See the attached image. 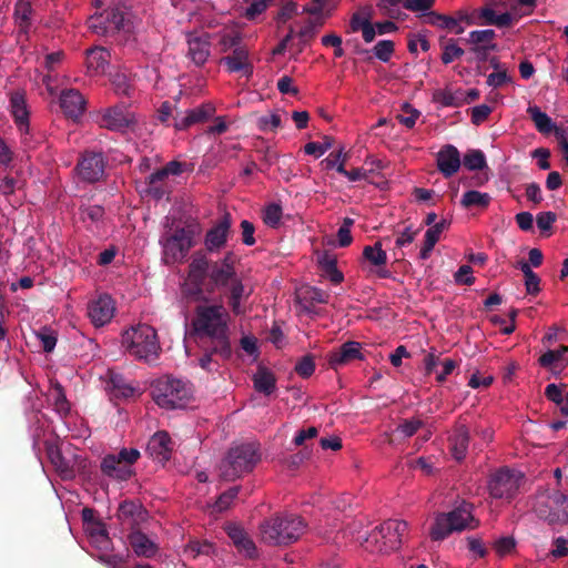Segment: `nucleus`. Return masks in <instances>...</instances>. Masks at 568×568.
<instances>
[{
	"instance_id": "f257e3e1",
	"label": "nucleus",
	"mask_w": 568,
	"mask_h": 568,
	"mask_svg": "<svg viewBox=\"0 0 568 568\" xmlns=\"http://www.w3.org/2000/svg\"><path fill=\"white\" fill-rule=\"evenodd\" d=\"M234 264L235 255L232 252H227L223 258L212 261L204 251H195L187 270L190 294L199 298L204 293L212 294L217 290H227L232 312L235 315L243 314L241 301L247 298L250 293H245Z\"/></svg>"
},
{
	"instance_id": "f03ea898",
	"label": "nucleus",
	"mask_w": 568,
	"mask_h": 568,
	"mask_svg": "<svg viewBox=\"0 0 568 568\" xmlns=\"http://www.w3.org/2000/svg\"><path fill=\"white\" fill-rule=\"evenodd\" d=\"M229 320V313L221 304L199 305L192 322L199 346L211 347L221 354L223 361L232 356Z\"/></svg>"
},
{
	"instance_id": "7ed1b4c3",
	"label": "nucleus",
	"mask_w": 568,
	"mask_h": 568,
	"mask_svg": "<svg viewBox=\"0 0 568 568\" xmlns=\"http://www.w3.org/2000/svg\"><path fill=\"white\" fill-rule=\"evenodd\" d=\"M200 224L192 220L184 225H172L160 237L162 260L166 265L183 262L200 235Z\"/></svg>"
},
{
	"instance_id": "20e7f679",
	"label": "nucleus",
	"mask_w": 568,
	"mask_h": 568,
	"mask_svg": "<svg viewBox=\"0 0 568 568\" xmlns=\"http://www.w3.org/2000/svg\"><path fill=\"white\" fill-rule=\"evenodd\" d=\"M305 529L304 519L294 514L276 515L260 525L261 539L270 546L291 545L303 536Z\"/></svg>"
},
{
	"instance_id": "39448f33",
	"label": "nucleus",
	"mask_w": 568,
	"mask_h": 568,
	"mask_svg": "<svg viewBox=\"0 0 568 568\" xmlns=\"http://www.w3.org/2000/svg\"><path fill=\"white\" fill-rule=\"evenodd\" d=\"M261 460L257 443H242L232 446L220 465L221 476L227 481L236 480L251 473Z\"/></svg>"
},
{
	"instance_id": "423d86ee",
	"label": "nucleus",
	"mask_w": 568,
	"mask_h": 568,
	"mask_svg": "<svg viewBox=\"0 0 568 568\" xmlns=\"http://www.w3.org/2000/svg\"><path fill=\"white\" fill-rule=\"evenodd\" d=\"M477 526L478 521L473 516V505L463 500L453 510L436 515L429 529V537L434 541H442L454 531H463L468 527L475 528Z\"/></svg>"
},
{
	"instance_id": "0eeeda50",
	"label": "nucleus",
	"mask_w": 568,
	"mask_h": 568,
	"mask_svg": "<svg viewBox=\"0 0 568 568\" xmlns=\"http://www.w3.org/2000/svg\"><path fill=\"white\" fill-rule=\"evenodd\" d=\"M122 345L132 356L146 362L156 359L161 351L156 331L148 324L125 331Z\"/></svg>"
},
{
	"instance_id": "6e6552de",
	"label": "nucleus",
	"mask_w": 568,
	"mask_h": 568,
	"mask_svg": "<svg viewBox=\"0 0 568 568\" xmlns=\"http://www.w3.org/2000/svg\"><path fill=\"white\" fill-rule=\"evenodd\" d=\"M152 398L165 409L184 408L192 398V388L187 382L166 376L152 385Z\"/></svg>"
},
{
	"instance_id": "1a4fd4ad",
	"label": "nucleus",
	"mask_w": 568,
	"mask_h": 568,
	"mask_svg": "<svg viewBox=\"0 0 568 568\" xmlns=\"http://www.w3.org/2000/svg\"><path fill=\"white\" fill-rule=\"evenodd\" d=\"M87 24L92 32L103 37H113L120 32L130 33L133 28L130 13L118 4L92 14Z\"/></svg>"
},
{
	"instance_id": "9d476101",
	"label": "nucleus",
	"mask_w": 568,
	"mask_h": 568,
	"mask_svg": "<svg viewBox=\"0 0 568 568\" xmlns=\"http://www.w3.org/2000/svg\"><path fill=\"white\" fill-rule=\"evenodd\" d=\"M534 511L549 525L568 524V496L560 490H545L536 496Z\"/></svg>"
},
{
	"instance_id": "9b49d317",
	"label": "nucleus",
	"mask_w": 568,
	"mask_h": 568,
	"mask_svg": "<svg viewBox=\"0 0 568 568\" xmlns=\"http://www.w3.org/2000/svg\"><path fill=\"white\" fill-rule=\"evenodd\" d=\"M524 481L521 471L500 467L489 475L487 488L493 498L511 500L519 491Z\"/></svg>"
},
{
	"instance_id": "f8f14e48",
	"label": "nucleus",
	"mask_w": 568,
	"mask_h": 568,
	"mask_svg": "<svg viewBox=\"0 0 568 568\" xmlns=\"http://www.w3.org/2000/svg\"><path fill=\"white\" fill-rule=\"evenodd\" d=\"M136 123L134 113L125 104H116L101 111L99 124L101 128L124 132Z\"/></svg>"
},
{
	"instance_id": "ddd939ff",
	"label": "nucleus",
	"mask_w": 568,
	"mask_h": 568,
	"mask_svg": "<svg viewBox=\"0 0 568 568\" xmlns=\"http://www.w3.org/2000/svg\"><path fill=\"white\" fill-rule=\"evenodd\" d=\"M105 162L102 153L85 151L77 164L79 178L88 183H94L102 179L104 174Z\"/></svg>"
},
{
	"instance_id": "4468645a",
	"label": "nucleus",
	"mask_w": 568,
	"mask_h": 568,
	"mask_svg": "<svg viewBox=\"0 0 568 568\" xmlns=\"http://www.w3.org/2000/svg\"><path fill=\"white\" fill-rule=\"evenodd\" d=\"M215 111L214 104L210 102L186 111L175 110L173 126L178 131H185L195 124L204 123L214 115Z\"/></svg>"
},
{
	"instance_id": "2eb2a0df",
	"label": "nucleus",
	"mask_w": 568,
	"mask_h": 568,
	"mask_svg": "<svg viewBox=\"0 0 568 568\" xmlns=\"http://www.w3.org/2000/svg\"><path fill=\"white\" fill-rule=\"evenodd\" d=\"M496 32L493 29L470 31L465 40L471 45L470 51L475 54L478 62H486L490 51L497 50V43L494 41Z\"/></svg>"
},
{
	"instance_id": "dca6fc26",
	"label": "nucleus",
	"mask_w": 568,
	"mask_h": 568,
	"mask_svg": "<svg viewBox=\"0 0 568 568\" xmlns=\"http://www.w3.org/2000/svg\"><path fill=\"white\" fill-rule=\"evenodd\" d=\"M364 359L362 345L358 342L347 341L327 355V362L331 368L338 371L341 367L355 361Z\"/></svg>"
},
{
	"instance_id": "f3484780",
	"label": "nucleus",
	"mask_w": 568,
	"mask_h": 568,
	"mask_svg": "<svg viewBox=\"0 0 568 568\" xmlns=\"http://www.w3.org/2000/svg\"><path fill=\"white\" fill-rule=\"evenodd\" d=\"M231 225V214L224 213L217 223L206 232L204 245L207 252H217L225 246Z\"/></svg>"
},
{
	"instance_id": "a211bd4d",
	"label": "nucleus",
	"mask_w": 568,
	"mask_h": 568,
	"mask_svg": "<svg viewBox=\"0 0 568 568\" xmlns=\"http://www.w3.org/2000/svg\"><path fill=\"white\" fill-rule=\"evenodd\" d=\"M10 109L14 123L23 135L22 142L28 144L30 131L29 111L27 108L26 94L23 91H14L10 94Z\"/></svg>"
},
{
	"instance_id": "6ab92c4d",
	"label": "nucleus",
	"mask_w": 568,
	"mask_h": 568,
	"mask_svg": "<svg viewBox=\"0 0 568 568\" xmlns=\"http://www.w3.org/2000/svg\"><path fill=\"white\" fill-rule=\"evenodd\" d=\"M187 52L186 57L196 67L205 64L211 52V42L209 33H187L186 34Z\"/></svg>"
},
{
	"instance_id": "aec40b11",
	"label": "nucleus",
	"mask_w": 568,
	"mask_h": 568,
	"mask_svg": "<svg viewBox=\"0 0 568 568\" xmlns=\"http://www.w3.org/2000/svg\"><path fill=\"white\" fill-rule=\"evenodd\" d=\"M148 513L142 504L133 500H124L119 505L116 518L121 525L126 526L131 531L139 529L141 523L145 521Z\"/></svg>"
},
{
	"instance_id": "412c9836",
	"label": "nucleus",
	"mask_w": 568,
	"mask_h": 568,
	"mask_svg": "<svg viewBox=\"0 0 568 568\" xmlns=\"http://www.w3.org/2000/svg\"><path fill=\"white\" fill-rule=\"evenodd\" d=\"M115 306L111 296L103 294L88 304V316L97 327L109 323L114 315Z\"/></svg>"
},
{
	"instance_id": "4be33fe9",
	"label": "nucleus",
	"mask_w": 568,
	"mask_h": 568,
	"mask_svg": "<svg viewBox=\"0 0 568 568\" xmlns=\"http://www.w3.org/2000/svg\"><path fill=\"white\" fill-rule=\"evenodd\" d=\"M59 100L64 115L73 121L79 120L85 111L87 101L77 89L62 90Z\"/></svg>"
},
{
	"instance_id": "5701e85b",
	"label": "nucleus",
	"mask_w": 568,
	"mask_h": 568,
	"mask_svg": "<svg viewBox=\"0 0 568 568\" xmlns=\"http://www.w3.org/2000/svg\"><path fill=\"white\" fill-rule=\"evenodd\" d=\"M364 257L369 263V272L379 278L389 276L386 270L387 253L382 248V242H376L373 246H365L363 251Z\"/></svg>"
},
{
	"instance_id": "b1692460",
	"label": "nucleus",
	"mask_w": 568,
	"mask_h": 568,
	"mask_svg": "<svg viewBox=\"0 0 568 568\" xmlns=\"http://www.w3.org/2000/svg\"><path fill=\"white\" fill-rule=\"evenodd\" d=\"M469 439L470 435L467 426L460 422H457L454 425L452 434L448 438L449 450L457 462H462L466 457Z\"/></svg>"
},
{
	"instance_id": "393cba45",
	"label": "nucleus",
	"mask_w": 568,
	"mask_h": 568,
	"mask_svg": "<svg viewBox=\"0 0 568 568\" xmlns=\"http://www.w3.org/2000/svg\"><path fill=\"white\" fill-rule=\"evenodd\" d=\"M226 534L239 552L244 554V556L250 559L257 557L255 542L242 527L237 525H229L226 527Z\"/></svg>"
},
{
	"instance_id": "a878e982",
	"label": "nucleus",
	"mask_w": 568,
	"mask_h": 568,
	"mask_svg": "<svg viewBox=\"0 0 568 568\" xmlns=\"http://www.w3.org/2000/svg\"><path fill=\"white\" fill-rule=\"evenodd\" d=\"M437 168L445 178L453 176L460 168V154L456 146L447 144L437 153Z\"/></svg>"
},
{
	"instance_id": "bb28decb",
	"label": "nucleus",
	"mask_w": 568,
	"mask_h": 568,
	"mask_svg": "<svg viewBox=\"0 0 568 568\" xmlns=\"http://www.w3.org/2000/svg\"><path fill=\"white\" fill-rule=\"evenodd\" d=\"M220 63L224 64L231 73L243 71L245 75H251L253 72V67L248 61V51L244 45L236 47L231 54L221 58Z\"/></svg>"
},
{
	"instance_id": "cd10ccee",
	"label": "nucleus",
	"mask_w": 568,
	"mask_h": 568,
	"mask_svg": "<svg viewBox=\"0 0 568 568\" xmlns=\"http://www.w3.org/2000/svg\"><path fill=\"white\" fill-rule=\"evenodd\" d=\"M146 453L161 463L168 462L171 457V438L166 432L155 433L148 442Z\"/></svg>"
},
{
	"instance_id": "c85d7f7f",
	"label": "nucleus",
	"mask_w": 568,
	"mask_h": 568,
	"mask_svg": "<svg viewBox=\"0 0 568 568\" xmlns=\"http://www.w3.org/2000/svg\"><path fill=\"white\" fill-rule=\"evenodd\" d=\"M106 389L111 396L121 399H128L135 395L136 388L120 373L113 369L108 371Z\"/></svg>"
},
{
	"instance_id": "c756f323",
	"label": "nucleus",
	"mask_w": 568,
	"mask_h": 568,
	"mask_svg": "<svg viewBox=\"0 0 568 568\" xmlns=\"http://www.w3.org/2000/svg\"><path fill=\"white\" fill-rule=\"evenodd\" d=\"M128 540L138 557L152 558L159 550L158 545L140 529L131 531Z\"/></svg>"
},
{
	"instance_id": "7c9ffc66",
	"label": "nucleus",
	"mask_w": 568,
	"mask_h": 568,
	"mask_svg": "<svg viewBox=\"0 0 568 568\" xmlns=\"http://www.w3.org/2000/svg\"><path fill=\"white\" fill-rule=\"evenodd\" d=\"M450 225V222L446 219H442L439 222L429 226V229L425 233L424 244L419 252V257L422 260H427L436 243L439 241L442 233L447 230Z\"/></svg>"
},
{
	"instance_id": "2f4dec72",
	"label": "nucleus",
	"mask_w": 568,
	"mask_h": 568,
	"mask_svg": "<svg viewBox=\"0 0 568 568\" xmlns=\"http://www.w3.org/2000/svg\"><path fill=\"white\" fill-rule=\"evenodd\" d=\"M45 452L50 463L62 478H71L74 476L71 462L63 457L60 448L55 444L45 442Z\"/></svg>"
},
{
	"instance_id": "473e14b6",
	"label": "nucleus",
	"mask_w": 568,
	"mask_h": 568,
	"mask_svg": "<svg viewBox=\"0 0 568 568\" xmlns=\"http://www.w3.org/2000/svg\"><path fill=\"white\" fill-rule=\"evenodd\" d=\"M142 192L155 201L162 200L170 193L168 179H163L156 171H154L145 179Z\"/></svg>"
},
{
	"instance_id": "72a5a7b5",
	"label": "nucleus",
	"mask_w": 568,
	"mask_h": 568,
	"mask_svg": "<svg viewBox=\"0 0 568 568\" xmlns=\"http://www.w3.org/2000/svg\"><path fill=\"white\" fill-rule=\"evenodd\" d=\"M33 9L29 1L27 0H18L14 4L13 18L14 22L18 26L19 33L28 34L33 18Z\"/></svg>"
},
{
	"instance_id": "f704fd0d",
	"label": "nucleus",
	"mask_w": 568,
	"mask_h": 568,
	"mask_svg": "<svg viewBox=\"0 0 568 568\" xmlns=\"http://www.w3.org/2000/svg\"><path fill=\"white\" fill-rule=\"evenodd\" d=\"M87 67L88 70L99 74L103 73L110 62V52L101 47H95L87 50Z\"/></svg>"
},
{
	"instance_id": "c9c22d12",
	"label": "nucleus",
	"mask_w": 568,
	"mask_h": 568,
	"mask_svg": "<svg viewBox=\"0 0 568 568\" xmlns=\"http://www.w3.org/2000/svg\"><path fill=\"white\" fill-rule=\"evenodd\" d=\"M101 470L104 475L121 480H126L131 477L132 471L126 465L119 463L114 458V454L106 455L101 462Z\"/></svg>"
},
{
	"instance_id": "e433bc0d",
	"label": "nucleus",
	"mask_w": 568,
	"mask_h": 568,
	"mask_svg": "<svg viewBox=\"0 0 568 568\" xmlns=\"http://www.w3.org/2000/svg\"><path fill=\"white\" fill-rule=\"evenodd\" d=\"M254 388L264 395H271L276 388L275 375L265 367H258L253 376Z\"/></svg>"
},
{
	"instance_id": "4c0bfd02",
	"label": "nucleus",
	"mask_w": 568,
	"mask_h": 568,
	"mask_svg": "<svg viewBox=\"0 0 568 568\" xmlns=\"http://www.w3.org/2000/svg\"><path fill=\"white\" fill-rule=\"evenodd\" d=\"M419 18L424 23L429 24L432 27H436L438 29H446L450 31L455 30V28L457 27L456 19H453V17L450 16L438 13L436 11H428L422 13Z\"/></svg>"
},
{
	"instance_id": "58836bf2",
	"label": "nucleus",
	"mask_w": 568,
	"mask_h": 568,
	"mask_svg": "<svg viewBox=\"0 0 568 568\" xmlns=\"http://www.w3.org/2000/svg\"><path fill=\"white\" fill-rule=\"evenodd\" d=\"M527 113L532 120L538 132L542 134H549L555 129V123L552 122V120L537 105H529L527 109Z\"/></svg>"
},
{
	"instance_id": "ea45409f",
	"label": "nucleus",
	"mask_w": 568,
	"mask_h": 568,
	"mask_svg": "<svg viewBox=\"0 0 568 568\" xmlns=\"http://www.w3.org/2000/svg\"><path fill=\"white\" fill-rule=\"evenodd\" d=\"M433 101L443 106H460L463 105V91L453 92L447 89H438L433 93Z\"/></svg>"
},
{
	"instance_id": "a19ab883",
	"label": "nucleus",
	"mask_w": 568,
	"mask_h": 568,
	"mask_svg": "<svg viewBox=\"0 0 568 568\" xmlns=\"http://www.w3.org/2000/svg\"><path fill=\"white\" fill-rule=\"evenodd\" d=\"M491 196L488 193H481L479 191L470 190L463 194L460 204L466 207H480L486 209L489 206Z\"/></svg>"
},
{
	"instance_id": "79ce46f5",
	"label": "nucleus",
	"mask_w": 568,
	"mask_h": 568,
	"mask_svg": "<svg viewBox=\"0 0 568 568\" xmlns=\"http://www.w3.org/2000/svg\"><path fill=\"white\" fill-rule=\"evenodd\" d=\"M464 166L469 171L487 168L486 156L481 150H469L464 155Z\"/></svg>"
},
{
	"instance_id": "37998d69",
	"label": "nucleus",
	"mask_w": 568,
	"mask_h": 568,
	"mask_svg": "<svg viewBox=\"0 0 568 568\" xmlns=\"http://www.w3.org/2000/svg\"><path fill=\"white\" fill-rule=\"evenodd\" d=\"M50 398L53 402L55 410L60 415H67L70 412V404L67 399L63 387L57 383L50 393Z\"/></svg>"
},
{
	"instance_id": "c03bdc74",
	"label": "nucleus",
	"mask_w": 568,
	"mask_h": 568,
	"mask_svg": "<svg viewBox=\"0 0 568 568\" xmlns=\"http://www.w3.org/2000/svg\"><path fill=\"white\" fill-rule=\"evenodd\" d=\"M568 354V346L561 345L558 349H549L544 353L538 362L542 367H550L555 363H560L567 361L565 355Z\"/></svg>"
},
{
	"instance_id": "a18cd8bd",
	"label": "nucleus",
	"mask_w": 568,
	"mask_h": 568,
	"mask_svg": "<svg viewBox=\"0 0 568 568\" xmlns=\"http://www.w3.org/2000/svg\"><path fill=\"white\" fill-rule=\"evenodd\" d=\"M202 355L199 358V365L206 372H216L220 367L219 361L214 357L221 358V354L211 351V347H200Z\"/></svg>"
},
{
	"instance_id": "49530a36",
	"label": "nucleus",
	"mask_w": 568,
	"mask_h": 568,
	"mask_svg": "<svg viewBox=\"0 0 568 568\" xmlns=\"http://www.w3.org/2000/svg\"><path fill=\"white\" fill-rule=\"evenodd\" d=\"M283 215L282 206L277 203L268 204L263 212V222L273 229L278 227Z\"/></svg>"
},
{
	"instance_id": "de8ad7c7",
	"label": "nucleus",
	"mask_w": 568,
	"mask_h": 568,
	"mask_svg": "<svg viewBox=\"0 0 568 568\" xmlns=\"http://www.w3.org/2000/svg\"><path fill=\"white\" fill-rule=\"evenodd\" d=\"M334 145V139L332 136L325 135L323 138V142H308L304 145V152L308 155H314L315 158L322 156L326 151H328Z\"/></svg>"
},
{
	"instance_id": "09e8293b",
	"label": "nucleus",
	"mask_w": 568,
	"mask_h": 568,
	"mask_svg": "<svg viewBox=\"0 0 568 568\" xmlns=\"http://www.w3.org/2000/svg\"><path fill=\"white\" fill-rule=\"evenodd\" d=\"M295 14H297V3L295 1H281V8L274 16V20L278 24H283L286 23L290 19H292Z\"/></svg>"
},
{
	"instance_id": "8fccbe9b",
	"label": "nucleus",
	"mask_w": 568,
	"mask_h": 568,
	"mask_svg": "<svg viewBox=\"0 0 568 568\" xmlns=\"http://www.w3.org/2000/svg\"><path fill=\"white\" fill-rule=\"evenodd\" d=\"M112 85L116 94L131 95L132 84L125 73L118 72L112 77Z\"/></svg>"
},
{
	"instance_id": "3c124183",
	"label": "nucleus",
	"mask_w": 568,
	"mask_h": 568,
	"mask_svg": "<svg viewBox=\"0 0 568 568\" xmlns=\"http://www.w3.org/2000/svg\"><path fill=\"white\" fill-rule=\"evenodd\" d=\"M281 125L282 120L277 113L262 115L257 119V128L262 132H274L276 129L281 128Z\"/></svg>"
},
{
	"instance_id": "603ef678",
	"label": "nucleus",
	"mask_w": 568,
	"mask_h": 568,
	"mask_svg": "<svg viewBox=\"0 0 568 568\" xmlns=\"http://www.w3.org/2000/svg\"><path fill=\"white\" fill-rule=\"evenodd\" d=\"M240 489V486H234L222 493L215 503V508L217 511H224L229 509L234 499L237 497Z\"/></svg>"
},
{
	"instance_id": "864d4df0",
	"label": "nucleus",
	"mask_w": 568,
	"mask_h": 568,
	"mask_svg": "<svg viewBox=\"0 0 568 568\" xmlns=\"http://www.w3.org/2000/svg\"><path fill=\"white\" fill-rule=\"evenodd\" d=\"M353 224L354 220L351 217H345L343 220V223L337 231L338 246L346 247L351 245V243L353 242V237L351 234V227L353 226Z\"/></svg>"
},
{
	"instance_id": "5fc2aeb1",
	"label": "nucleus",
	"mask_w": 568,
	"mask_h": 568,
	"mask_svg": "<svg viewBox=\"0 0 568 568\" xmlns=\"http://www.w3.org/2000/svg\"><path fill=\"white\" fill-rule=\"evenodd\" d=\"M463 54L464 50L456 44L454 39H450L449 42L444 45L440 59L444 64H449L455 59H459Z\"/></svg>"
},
{
	"instance_id": "6e6d98bb",
	"label": "nucleus",
	"mask_w": 568,
	"mask_h": 568,
	"mask_svg": "<svg viewBox=\"0 0 568 568\" xmlns=\"http://www.w3.org/2000/svg\"><path fill=\"white\" fill-rule=\"evenodd\" d=\"M315 371L314 356L307 354L303 356L295 365V372L303 378H308Z\"/></svg>"
},
{
	"instance_id": "4d7b16f0",
	"label": "nucleus",
	"mask_w": 568,
	"mask_h": 568,
	"mask_svg": "<svg viewBox=\"0 0 568 568\" xmlns=\"http://www.w3.org/2000/svg\"><path fill=\"white\" fill-rule=\"evenodd\" d=\"M403 114H398L396 118L397 120L405 125L408 129H412L418 116L420 115V112L414 108L410 106L408 103L403 104Z\"/></svg>"
},
{
	"instance_id": "13d9d810",
	"label": "nucleus",
	"mask_w": 568,
	"mask_h": 568,
	"mask_svg": "<svg viewBox=\"0 0 568 568\" xmlns=\"http://www.w3.org/2000/svg\"><path fill=\"white\" fill-rule=\"evenodd\" d=\"M566 388V384H548L545 388V396L556 405H561L565 399L562 392Z\"/></svg>"
},
{
	"instance_id": "bf43d9fd",
	"label": "nucleus",
	"mask_w": 568,
	"mask_h": 568,
	"mask_svg": "<svg viewBox=\"0 0 568 568\" xmlns=\"http://www.w3.org/2000/svg\"><path fill=\"white\" fill-rule=\"evenodd\" d=\"M566 388V384H548L545 388V396L556 405H561L565 399L562 392Z\"/></svg>"
},
{
	"instance_id": "052dcab7",
	"label": "nucleus",
	"mask_w": 568,
	"mask_h": 568,
	"mask_svg": "<svg viewBox=\"0 0 568 568\" xmlns=\"http://www.w3.org/2000/svg\"><path fill=\"white\" fill-rule=\"evenodd\" d=\"M219 44L222 52L233 51L236 47H242V38L239 33H226L221 37Z\"/></svg>"
},
{
	"instance_id": "680f3d73",
	"label": "nucleus",
	"mask_w": 568,
	"mask_h": 568,
	"mask_svg": "<svg viewBox=\"0 0 568 568\" xmlns=\"http://www.w3.org/2000/svg\"><path fill=\"white\" fill-rule=\"evenodd\" d=\"M556 220L557 215L551 211L540 212L536 216L537 226L541 232L550 231Z\"/></svg>"
},
{
	"instance_id": "e2e57ef3",
	"label": "nucleus",
	"mask_w": 568,
	"mask_h": 568,
	"mask_svg": "<svg viewBox=\"0 0 568 568\" xmlns=\"http://www.w3.org/2000/svg\"><path fill=\"white\" fill-rule=\"evenodd\" d=\"M140 457V452L135 448H122L116 455H114L115 459H119V463L126 465L130 468Z\"/></svg>"
},
{
	"instance_id": "0e129e2a",
	"label": "nucleus",
	"mask_w": 568,
	"mask_h": 568,
	"mask_svg": "<svg viewBox=\"0 0 568 568\" xmlns=\"http://www.w3.org/2000/svg\"><path fill=\"white\" fill-rule=\"evenodd\" d=\"M516 546V541L513 537L506 536L500 537L494 542V549L499 556L508 555L513 551Z\"/></svg>"
},
{
	"instance_id": "69168bd1",
	"label": "nucleus",
	"mask_w": 568,
	"mask_h": 568,
	"mask_svg": "<svg viewBox=\"0 0 568 568\" xmlns=\"http://www.w3.org/2000/svg\"><path fill=\"white\" fill-rule=\"evenodd\" d=\"M435 0H405L404 7L413 12H428L432 11Z\"/></svg>"
},
{
	"instance_id": "338daca9",
	"label": "nucleus",
	"mask_w": 568,
	"mask_h": 568,
	"mask_svg": "<svg viewBox=\"0 0 568 568\" xmlns=\"http://www.w3.org/2000/svg\"><path fill=\"white\" fill-rule=\"evenodd\" d=\"M491 106L487 104H479L471 109V122L475 125H479L485 122L491 113Z\"/></svg>"
},
{
	"instance_id": "774afa93",
	"label": "nucleus",
	"mask_w": 568,
	"mask_h": 568,
	"mask_svg": "<svg viewBox=\"0 0 568 568\" xmlns=\"http://www.w3.org/2000/svg\"><path fill=\"white\" fill-rule=\"evenodd\" d=\"M371 14L369 12L363 13V12H355L349 21V27L353 32L362 31L365 26L371 23Z\"/></svg>"
}]
</instances>
